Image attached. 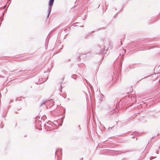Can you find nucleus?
Here are the masks:
<instances>
[{"label":"nucleus","mask_w":160,"mask_h":160,"mask_svg":"<svg viewBox=\"0 0 160 160\" xmlns=\"http://www.w3.org/2000/svg\"><path fill=\"white\" fill-rule=\"evenodd\" d=\"M78 127L79 128V129H80V125H78Z\"/></svg>","instance_id":"nucleus-7"},{"label":"nucleus","mask_w":160,"mask_h":160,"mask_svg":"<svg viewBox=\"0 0 160 160\" xmlns=\"http://www.w3.org/2000/svg\"><path fill=\"white\" fill-rule=\"evenodd\" d=\"M77 76L76 74H73L72 75V78L74 79H76L77 78Z\"/></svg>","instance_id":"nucleus-5"},{"label":"nucleus","mask_w":160,"mask_h":160,"mask_svg":"<svg viewBox=\"0 0 160 160\" xmlns=\"http://www.w3.org/2000/svg\"><path fill=\"white\" fill-rule=\"evenodd\" d=\"M61 150H60V152H61Z\"/></svg>","instance_id":"nucleus-15"},{"label":"nucleus","mask_w":160,"mask_h":160,"mask_svg":"<svg viewBox=\"0 0 160 160\" xmlns=\"http://www.w3.org/2000/svg\"><path fill=\"white\" fill-rule=\"evenodd\" d=\"M47 102V101H43V102H42L41 104H40V106H42V105H43L45 104V103Z\"/></svg>","instance_id":"nucleus-6"},{"label":"nucleus","mask_w":160,"mask_h":160,"mask_svg":"<svg viewBox=\"0 0 160 160\" xmlns=\"http://www.w3.org/2000/svg\"><path fill=\"white\" fill-rule=\"evenodd\" d=\"M19 72H21V74H24L27 73V72H26V71H25L20 70L19 71Z\"/></svg>","instance_id":"nucleus-4"},{"label":"nucleus","mask_w":160,"mask_h":160,"mask_svg":"<svg viewBox=\"0 0 160 160\" xmlns=\"http://www.w3.org/2000/svg\"><path fill=\"white\" fill-rule=\"evenodd\" d=\"M57 152H58V151H56L55 152V154H56V153H57Z\"/></svg>","instance_id":"nucleus-10"},{"label":"nucleus","mask_w":160,"mask_h":160,"mask_svg":"<svg viewBox=\"0 0 160 160\" xmlns=\"http://www.w3.org/2000/svg\"><path fill=\"white\" fill-rule=\"evenodd\" d=\"M60 87H61V88L62 86L61 85Z\"/></svg>","instance_id":"nucleus-14"},{"label":"nucleus","mask_w":160,"mask_h":160,"mask_svg":"<svg viewBox=\"0 0 160 160\" xmlns=\"http://www.w3.org/2000/svg\"><path fill=\"white\" fill-rule=\"evenodd\" d=\"M62 89L61 90V89H60V92H62Z\"/></svg>","instance_id":"nucleus-9"},{"label":"nucleus","mask_w":160,"mask_h":160,"mask_svg":"<svg viewBox=\"0 0 160 160\" xmlns=\"http://www.w3.org/2000/svg\"><path fill=\"white\" fill-rule=\"evenodd\" d=\"M11 1V0H8V2H10Z\"/></svg>","instance_id":"nucleus-11"},{"label":"nucleus","mask_w":160,"mask_h":160,"mask_svg":"<svg viewBox=\"0 0 160 160\" xmlns=\"http://www.w3.org/2000/svg\"><path fill=\"white\" fill-rule=\"evenodd\" d=\"M151 158H150V160H151Z\"/></svg>","instance_id":"nucleus-13"},{"label":"nucleus","mask_w":160,"mask_h":160,"mask_svg":"<svg viewBox=\"0 0 160 160\" xmlns=\"http://www.w3.org/2000/svg\"><path fill=\"white\" fill-rule=\"evenodd\" d=\"M46 80H45L44 81H43V82H45L46 81Z\"/></svg>","instance_id":"nucleus-12"},{"label":"nucleus","mask_w":160,"mask_h":160,"mask_svg":"<svg viewBox=\"0 0 160 160\" xmlns=\"http://www.w3.org/2000/svg\"><path fill=\"white\" fill-rule=\"evenodd\" d=\"M103 42H102L100 44H99L97 48V53L99 54L101 53H104L106 54V53H104L103 50L105 48V47L103 45Z\"/></svg>","instance_id":"nucleus-1"},{"label":"nucleus","mask_w":160,"mask_h":160,"mask_svg":"<svg viewBox=\"0 0 160 160\" xmlns=\"http://www.w3.org/2000/svg\"><path fill=\"white\" fill-rule=\"evenodd\" d=\"M54 0H49V7L48 9H49V8H51V9L52 10V6Z\"/></svg>","instance_id":"nucleus-2"},{"label":"nucleus","mask_w":160,"mask_h":160,"mask_svg":"<svg viewBox=\"0 0 160 160\" xmlns=\"http://www.w3.org/2000/svg\"><path fill=\"white\" fill-rule=\"evenodd\" d=\"M51 10H52L50 8H49V9H48V14L47 16V18H48V17L49 16V15H50V13H51Z\"/></svg>","instance_id":"nucleus-3"},{"label":"nucleus","mask_w":160,"mask_h":160,"mask_svg":"<svg viewBox=\"0 0 160 160\" xmlns=\"http://www.w3.org/2000/svg\"><path fill=\"white\" fill-rule=\"evenodd\" d=\"M88 36V35H87V36H86V35H85V38H87Z\"/></svg>","instance_id":"nucleus-8"}]
</instances>
